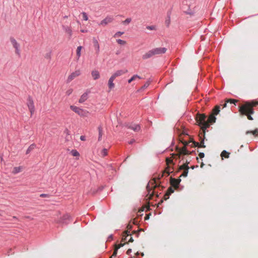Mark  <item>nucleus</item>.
I'll list each match as a JSON object with an SVG mask.
<instances>
[{"instance_id": "obj_1", "label": "nucleus", "mask_w": 258, "mask_h": 258, "mask_svg": "<svg viewBox=\"0 0 258 258\" xmlns=\"http://www.w3.org/2000/svg\"><path fill=\"white\" fill-rule=\"evenodd\" d=\"M254 104L247 102L240 107L239 111L242 114L246 115L249 120H252L250 114L253 113L252 106Z\"/></svg>"}, {"instance_id": "obj_2", "label": "nucleus", "mask_w": 258, "mask_h": 258, "mask_svg": "<svg viewBox=\"0 0 258 258\" xmlns=\"http://www.w3.org/2000/svg\"><path fill=\"white\" fill-rule=\"evenodd\" d=\"M166 51V48L165 47L156 48L150 50L147 53L143 55V58L144 59H147L152 57L154 55L163 54L165 53Z\"/></svg>"}, {"instance_id": "obj_3", "label": "nucleus", "mask_w": 258, "mask_h": 258, "mask_svg": "<svg viewBox=\"0 0 258 258\" xmlns=\"http://www.w3.org/2000/svg\"><path fill=\"white\" fill-rule=\"evenodd\" d=\"M206 118L204 114H199L197 117V121L203 129H206L210 126L209 123L206 121Z\"/></svg>"}, {"instance_id": "obj_4", "label": "nucleus", "mask_w": 258, "mask_h": 258, "mask_svg": "<svg viewBox=\"0 0 258 258\" xmlns=\"http://www.w3.org/2000/svg\"><path fill=\"white\" fill-rule=\"evenodd\" d=\"M70 108L81 117H87L89 114V112L87 110L75 105H71Z\"/></svg>"}, {"instance_id": "obj_5", "label": "nucleus", "mask_w": 258, "mask_h": 258, "mask_svg": "<svg viewBox=\"0 0 258 258\" xmlns=\"http://www.w3.org/2000/svg\"><path fill=\"white\" fill-rule=\"evenodd\" d=\"M26 104L30 112L31 115H32L35 111V108L33 98L29 96L27 98Z\"/></svg>"}, {"instance_id": "obj_6", "label": "nucleus", "mask_w": 258, "mask_h": 258, "mask_svg": "<svg viewBox=\"0 0 258 258\" xmlns=\"http://www.w3.org/2000/svg\"><path fill=\"white\" fill-rule=\"evenodd\" d=\"M10 41L13 46L15 48L16 53L18 55L20 54V44L18 43L15 39L14 38H10Z\"/></svg>"}, {"instance_id": "obj_7", "label": "nucleus", "mask_w": 258, "mask_h": 258, "mask_svg": "<svg viewBox=\"0 0 258 258\" xmlns=\"http://www.w3.org/2000/svg\"><path fill=\"white\" fill-rule=\"evenodd\" d=\"M81 75V71L80 70H76L74 71V72L72 73L68 78V81L69 82H71L73 79H74L75 78L78 77Z\"/></svg>"}, {"instance_id": "obj_8", "label": "nucleus", "mask_w": 258, "mask_h": 258, "mask_svg": "<svg viewBox=\"0 0 258 258\" xmlns=\"http://www.w3.org/2000/svg\"><path fill=\"white\" fill-rule=\"evenodd\" d=\"M112 21L113 18L112 17L110 16H107L100 22L99 25L105 26L107 25L108 24L112 22Z\"/></svg>"}, {"instance_id": "obj_9", "label": "nucleus", "mask_w": 258, "mask_h": 258, "mask_svg": "<svg viewBox=\"0 0 258 258\" xmlns=\"http://www.w3.org/2000/svg\"><path fill=\"white\" fill-rule=\"evenodd\" d=\"M187 145V143L186 142L184 144V147H182V148L179 149L178 153H179V156L180 155H187V154H189V151L187 150L186 148V146Z\"/></svg>"}, {"instance_id": "obj_10", "label": "nucleus", "mask_w": 258, "mask_h": 258, "mask_svg": "<svg viewBox=\"0 0 258 258\" xmlns=\"http://www.w3.org/2000/svg\"><path fill=\"white\" fill-rule=\"evenodd\" d=\"M127 72V71L126 70H118L116 71L115 73H114L111 76L113 77L114 78H116V77L118 76H120L122 75L123 74H125Z\"/></svg>"}, {"instance_id": "obj_11", "label": "nucleus", "mask_w": 258, "mask_h": 258, "mask_svg": "<svg viewBox=\"0 0 258 258\" xmlns=\"http://www.w3.org/2000/svg\"><path fill=\"white\" fill-rule=\"evenodd\" d=\"M115 78H114L113 77L111 76L108 80V86L109 87V89L110 90L113 89L115 87V84L113 83V81H114Z\"/></svg>"}, {"instance_id": "obj_12", "label": "nucleus", "mask_w": 258, "mask_h": 258, "mask_svg": "<svg viewBox=\"0 0 258 258\" xmlns=\"http://www.w3.org/2000/svg\"><path fill=\"white\" fill-rule=\"evenodd\" d=\"M91 75H92L93 78L94 80H97V79H99L100 77V73L97 70H94V71H92Z\"/></svg>"}, {"instance_id": "obj_13", "label": "nucleus", "mask_w": 258, "mask_h": 258, "mask_svg": "<svg viewBox=\"0 0 258 258\" xmlns=\"http://www.w3.org/2000/svg\"><path fill=\"white\" fill-rule=\"evenodd\" d=\"M171 184L172 186L177 187L179 184V180L176 179L172 178L171 179Z\"/></svg>"}, {"instance_id": "obj_14", "label": "nucleus", "mask_w": 258, "mask_h": 258, "mask_svg": "<svg viewBox=\"0 0 258 258\" xmlns=\"http://www.w3.org/2000/svg\"><path fill=\"white\" fill-rule=\"evenodd\" d=\"M94 47L96 50V52L98 53L100 51V46L97 40H94Z\"/></svg>"}, {"instance_id": "obj_15", "label": "nucleus", "mask_w": 258, "mask_h": 258, "mask_svg": "<svg viewBox=\"0 0 258 258\" xmlns=\"http://www.w3.org/2000/svg\"><path fill=\"white\" fill-rule=\"evenodd\" d=\"M215 120L216 117L215 115L212 114L211 115H210L207 121L209 123V124L210 125V123H214L215 122Z\"/></svg>"}, {"instance_id": "obj_16", "label": "nucleus", "mask_w": 258, "mask_h": 258, "mask_svg": "<svg viewBox=\"0 0 258 258\" xmlns=\"http://www.w3.org/2000/svg\"><path fill=\"white\" fill-rule=\"evenodd\" d=\"M22 170V167L21 166L15 167L13 169L12 173L16 174L21 172Z\"/></svg>"}, {"instance_id": "obj_17", "label": "nucleus", "mask_w": 258, "mask_h": 258, "mask_svg": "<svg viewBox=\"0 0 258 258\" xmlns=\"http://www.w3.org/2000/svg\"><path fill=\"white\" fill-rule=\"evenodd\" d=\"M87 97H88V94L84 93V94H83L81 96V98H80L79 102L80 103L84 102L87 99Z\"/></svg>"}, {"instance_id": "obj_18", "label": "nucleus", "mask_w": 258, "mask_h": 258, "mask_svg": "<svg viewBox=\"0 0 258 258\" xmlns=\"http://www.w3.org/2000/svg\"><path fill=\"white\" fill-rule=\"evenodd\" d=\"M130 128H131L132 130H133L134 131H138L140 129V126L137 124H134L131 125L130 126Z\"/></svg>"}, {"instance_id": "obj_19", "label": "nucleus", "mask_w": 258, "mask_h": 258, "mask_svg": "<svg viewBox=\"0 0 258 258\" xmlns=\"http://www.w3.org/2000/svg\"><path fill=\"white\" fill-rule=\"evenodd\" d=\"M71 154L73 156L78 157V158L80 156V153L75 149L72 150L71 151Z\"/></svg>"}, {"instance_id": "obj_20", "label": "nucleus", "mask_w": 258, "mask_h": 258, "mask_svg": "<svg viewBox=\"0 0 258 258\" xmlns=\"http://www.w3.org/2000/svg\"><path fill=\"white\" fill-rule=\"evenodd\" d=\"M124 244H119L115 245V249L113 254V255H115L117 253V250L120 248L121 247L123 246Z\"/></svg>"}, {"instance_id": "obj_21", "label": "nucleus", "mask_w": 258, "mask_h": 258, "mask_svg": "<svg viewBox=\"0 0 258 258\" xmlns=\"http://www.w3.org/2000/svg\"><path fill=\"white\" fill-rule=\"evenodd\" d=\"M141 77L137 75H134L130 79L128 80V83H131L132 81L137 79H140Z\"/></svg>"}, {"instance_id": "obj_22", "label": "nucleus", "mask_w": 258, "mask_h": 258, "mask_svg": "<svg viewBox=\"0 0 258 258\" xmlns=\"http://www.w3.org/2000/svg\"><path fill=\"white\" fill-rule=\"evenodd\" d=\"M130 235H131L130 232L125 231L122 235V240L124 241L127 240V237Z\"/></svg>"}, {"instance_id": "obj_23", "label": "nucleus", "mask_w": 258, "mask_h": 258, "mask_svg": "<svg viewBox=\"0 0 258 258\" xmlns=\"http://www.w3.org/2000/svg\"><path fill=\"white\" fill-rule=\"evenodd\" d=\"M220 112V107L218 106H216L213 110V114L215 115Z\"/></svg>"}, {"instance_id": "obj_24", "label": "nucleus", "mask_w": 258, "mask_h": 258, "mask_svg": "<svg viewBox=\"0 0 258 258\" xmlns=\"http://www.w3.org/2000/svg\"><path fill=\"white\" fill-rule=\"evenodd\" d=\"M229 153L225 150L223 151L221 154V156L222 158L225 157L228 158H229Z\"/></svg>"}, {"instance_id": "obj_25", "label": "nucleus", "mask_w": 258, "mask_h": 258, "mask_svg": "<svg viewBox=\"0 0 258 258\" xmlns=\"http://www.w3.org/2000/svg\"><path fill=\"white\" fill-rule=\"evenodd\" d=\"M82 48V47L81 46H79L77 47V55L78 58H80V57L81 56V52Z\"/></svg>"}, {"instance_id": "obj_26", "label": "nucleus", "mask_w": 258, "mask_h": 258, "mask_svg": "<svg viewBox=\"0 0 258 258\" xmlns=\"http://www.w3.org/2000/svg\"><path fill=\"white\" fill-rule=\"evenodd\" d=\"M172 172V169L170 168L169 166L167 167L165 171L164 172L166 173L167 174V175H169V174Z\"/></svg>"}, {"instance_id": "obj_27", "label": "nucleus", "mask_w": 258, "mask_h": 258, "mask_svg": "<svg viewBox=\"0 0 258 258\" xmlns=\"http://www.w3.org/2000/svg\"><path fill=\"white\" fill-rule=\"evenodd\" d=\"M116 41L119 44L121 45H124L126 44V41L121 39H117Z\"/></svg>"}, {"instance_id": "obj_28", "label": "nucleus", "mask_w": 258, "mask_h": 258, "mask_svg": "<svg viewBox=\"0 0 258 258\" xmlns=\"http://www.w3.org/2000/svg\"><path fill=\"white\" fill-rule=\"evenodd\" d=\"M82 15L83 16V19L84 21H87L88 20V17L86 13L82 12Z\"/></svg>"}, {"instance_id": "obj_29", "label": "nucleus", "mask_w": 258, "mask_h": 258, "mask_svg": "<svg viewBox=\"0 0 258 258\" xmlns=\"http://www.w3.org/2000/svg\"><path fill=\"white\" fill-rule=\"evenodd\" d=\"M188 168H189V167H188V166L187 164H186V163H185V164H183L182 165H181V166L180 167V169H183V170H185V169H187V170H188Z\"/></svg>"}, {"instance_id": "obj_30", "label": "nucleus", "mask_w": 258, "mask_h": 258, "mask_svg": "<svg viewBox=\"0 0 258 258\" xmlns=\"http://www.w3.org/2000/svg\"><path fill=\"white\" fill-rule=\"evenodd\" d=\"M101 155L102 156H105L107 154V150L106 149H103L101 152Z\"/></svg>"}, {"instance_id": "obj_31", "label": "nucleus", "mask_w": 258, "mask_h": 258, "mask_svg": "<svg viewBox=\"0 0 258 258\" xmlns=\"http://www.w3.org/2000/svg\"><path fill=\"white\" fill-rule=\"evenodd\" d=\"M124 33L123 32H117L114 35V37H118L121 36Z\"/></svg>"}, {"instance_id": "obj_32", "label": "nucleus", "mask_w": 258, "mask_h": 258, "mask_svg": "<svg viewBox=\"0 0 258 258\" xmlns=\"http://www.w3.org/2000/svg\"><path fill=\"white\" fill-rule=\"evenodd\" d=\"M188 172V170L185 169L183 170V173L181 174V176L186 177Z\"/></svg>"}, {"instance_id": "obj_33", "label": "nucleus", "mask_w": 258, "mask_h": 258, "mask_svg": "<svg viewBox=\"0 0 258 258\" xmlns=\"http://www.w3.org/2000/svg\"><path fill=\"white\" fill-rule=\"evenodd\" d=\"M73 91V89L70 88L67 90L66 94V95L69 96L72 93Z\"/></svg>"}, {"instance_id": "obj_34", "label": "nucleus", "mask_w": 258, "mask_h": 258, "mask_svg": "<svg viewBox=\"0 0 258 258\" xmlns=\"http://www.w3.org/2000/svg\"><path fill=\"white\" fill-rule=\"evenodd\" d=\"M131 18H127L124 21H123V23L124 24H129L131 22Z\"/></svg>"}, {"instance_id": "obj_35", "label": "nucleus", "mask_w": 258, "mask_h": 258, "mask_svg": "<svg viewBox=\"0 0 258 258\" xmlns=\"http://www.w3.org/2000/svg\"><path fill=\"white\" fill-rule=\"evenodd\" d=\"M66 32L70 36L72 34V30L70 28H68L66 29Z\"/></svg>"}, {"instance_id": "obj_36", "label": "nucleus", "mask_w": 258, "mask_h": 258, "mask_svg": "<svg viewBox=\"0 0 258 258\" xmlns=\"http://www.w3.org/2000/svg\"><path fill=\"white\" fill-rule=\"evenodd\" d=\"M172 159H170V158H167L166 159V163L167 165H169L170 164H172Z\"/></svg>"}, {"instance_id": "obj_37", "label": "nucleus", "mask_w": 258, "mask_h": 258, "mask_svg": "<svg viewBox=\"0 0 258 258\" xmlns=\"http://www.w3.org/2000/svg\"><path fill=\"white\" fill-rule=\"evenodd\" d=\"M248 133H252L253 135H257L258 134V131L257 130H255L254 131H251V132H246V134H248Z\"/></svg>"}, {"instance_id": "obj_38", "label": "nucleus", "mask_w": 258, "mask_h": 258, "mask_svg": "<svg viewBox=\"0 0 258 258\" xmlns=\"http://www.w3.org/2000/svg\"><path fill=\"white\" fill-rule=\"evenodd\" d=\"M237 101L234 99H230L227 101V102H230V103H234L235 104V102H236Z\"/></svg>"}, {"instance_id": "obj_39", "label": "nucleus", "mask_w": 258, "mask_h": 258, "mask_svg": "<svg viewBox=\"0 0 258 258\" xmlns=\"http://www.w3.org/2000/svg\"><path fill=\"white\" fill-rule=\"evenodd\" d=\"M32 148H33L31 146L29 147L26 151V153L28 154L32 149Z\"/></svg>"}, {"instance_id": "obj_40", "label": "nucleus", "mask_w": 258, "mask_h": 258, "mask_svg": "<svg viewBox=\"0 0 258 258\" xmlns=\"http://www.w3.org/2000/svg\"><path fill=\"white\" fill-rule=\"evenodd\" d=\"M199 156H200V157L201 158H203V157H204V153H200L199 154Z\"/></svg>"}, {"instance_id": "obj_41", "label": "nucleus", "mask_w": 258, "mask_h": 258, "mask_svg": "<svg viewBox=\"0 0 258 258\" xmlns=\"http://www.w3.org/2000/svg\"><path fill=\"white\" fill-rule=\"evenodd\" d=\"M200 147H205V146L204 145V141L201 142Z\"/></svg>"}, {"instance_id": "obj_42", "label": "nucleus", "mask_w": 258, "mask_h": 258, "mask_svg": "<svg viewBox=\"0 0 258 258\" xmlns=\"http://www.w3.org/2000/svg\"><path fill=\"white\" fill-rule=\"evenodd\" d=\"M134 240L132 237H130L129 239L128 240V242H133Z\"/></svg>"}, {"instance_id": "obj_43", "label": "nucleus", "mask_w": 258, "mask_h": 258, "mask_svg": "<svg viewBox=\"0 0 258 258\" xmlns=\"http://www.w3.org/2000/svg\"><path fill=\"white\" fill-rule=\"evenodd\" d=\"M131 252H132V249H128L127 250L126 253H127V254H129Z\"/></svg>"}, {"instance_id": "obj_44", "label": "nucleus", "mask_w": 258, "mask_h": 258, "mask_svg": "<svg viewBox=\"0 0 258 258\" xmlns=\"http://www.w3.org/2000/svg\"><path fill=\"white\" fill-rule=\"evenodd\" d=\"M101 137H102V134H101V131L100 130L99 140H100L101 138Z\"/></svg>"}, {"instance_id": "obj_45", "label": "nucleus", "mask_w": 258, "mask_h": 258, "mask_svg": "<svg viewBox=\"0 0 258 258\" xmlns=\"http://www.w3.org/2000/svg\"><path fill=\"white\" fill-rule=\"evenodd\" d=\"M81 32H82V33H86V32H87V30L82 29V30H81Z\"/></svg>"}, {"instance_id": "obj_46", "label": "nucleus", "mask_w": 258, "mask_h": 258, "mask_svg": "<svg viewBox=\"0 0 258 258\" xmlns=\"http://www.w3.org/2000/svg\"><path fill=\"white\" fill-rule=\"evenodd\" d=\"M226 103H225L224 104V107H226Z\"/></svg>"}, {"instance_id": "obj_47", "label": "nucleus", "mask_w": 258, "mask_h": 258, "mask_svg": "<svg viewBox=\"0 0 258 258\" xmlns=\"http://www.w3.org/2000/svg\"><path fill=\"white\" fill-rule=\"evenodd\" d=\"M148 218H149V217H148V216H147V217L145 218V220H147Z\"/></svg>"}, {"instance_id": "obj_48", "label": "nucleus", "mask_w": 258, "mask_h": 258, "mask_svg": "<svg viewBox=\"0 0 258 258\" xmlns=\"http://www.w3.org/2000/svg\"><path fill=\"white\" fill-rule=\"evenodd\" d=\"M81 139L82 140H83V138L82 137H81Z\"/></svg>"}, {"instance_id": "obj_49", "label": "nucleus", "mask_w": 258, "mask_h": 258, "mask_svg": "<svg viewBox=\"0 0 258 258\" xmlns=\"http://www.w3.org/2000/svg\"><path fill=\"white\" fill-rule=\"evenodd\" d=\"M196 144H197L196 145V146H198V145H199V143H196Z\"/></svg>"}]
</instances>
